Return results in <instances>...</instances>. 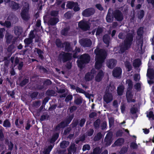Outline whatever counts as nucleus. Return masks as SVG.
<instances>
[{"label":"nucleus","mask_w":154,"mask_h":154,"mask_svg":"<svg viewBox=\"0 0 154 154\" xmlns=\"http://www.w3.org/2000/svg\"><path fill=\"white\" fill-rule=\"evenodd\" d=\"M134 37L133 33L129 32L126 34L124 40L120 45L119 53L122 54L131 48L133 43Z\"/></svg>","instance_id":"1"},{"label":"nucleus","mask_w":154,"mask_h":154,"mask_svg":"<svg viewBox=\"0 0 154 154\" xmlns=\"http://www.w3.org/2000/svg\"><path fill=\"white\" fill-rule=\"evenodd\" d=\"M126 83L128 85L126 94L127 102L128 103H134L136 102V100L133 99L134 94L132 91L133 85V82L131 79H128L126 80Z\"/></svg>","instance_id":"2"},{"label":"nucleus","mask_w":154,"mask_h":154,"mask_svg":"<svg viewBox=\"0 0 154 154\" xmlns=\"http://www.w3.org/2000/svg\"><path fill=\"white\" fill-rule=\"evenodd\" d=\"M94 53L96 55L95 58L97 59L105 60L107 56V53L105 50L98 47H97L95 49Z\"/></svg>","instance_id":"3"},{"label":"nucleus","mask_w":154,"mask_h":154,"mask_svg":"<svg viewBox=\"0 0 154 154\" xmlns=\"http://www.w3.org/2000/svg\"><path fill=\"white\" fill-rule=\"evenodd\" d=\"M58 60L63 63L70 61L72 59V54L67 52L62 51L58 56Z\"/></svg>","instance_id":"4"},{"label":"nucleus","mask_w":154,"mask_h":154,"mask_svg":"<svg viewBox=\"0 0 154 154\" xmlns=\"http://www.w3.org/2000/svg\"><path fill=\"white\" fill-rule=\"evenodd\" d=\"M78 27L82 30L86 31L89 30L90 28L89 23L87 21L81 20L78 23Z\"/></svg>","instance_id":"5"},{"label":"nucleus","mask_w":154,"mask_h":154,"mask_svg":"<svg viewBox=\"0 0 154 154\" xmlns=\"http://www.w3.org/2000/svg\"><path fill=\"white\" fill-rule=\"evenodd\" d=\"M29 8L23 7L20 13V15L23 20H24L28 21L30 18L29 14Z\"/></svg>","instance_id":"6"},{"label":"nucleus","mask_w":154,"mask_h":154,"mask_svg":"<svg viewBox=\"0 0 154 154\" xmlns=\"http://www.w3.org/2000/svg\"><path fill=\"white\" fill-rule=\"evenodd\" d=\"M113 16L115 20L118 21H121L123 19V16L121 11L117 9L112 12Z\"/></svg>","instance_id":"7"},{"label":"nucleus","mask_w":154,"mask_h":154,"mask_svg":"<svg viewBox=\"0 0 154 154\" xmlns=\"http://www.w3.org/2000/svg\"><path fill=\"white\" fill-rule=\"evenodd\" d=\"M95 12L94 9L92 8L86 9L82 12V15L85 17L91 16L94 14Z\"/></svg>","instance_id":"8"},{"label":"nucleus","mask_w":154,"mask_h":154,"mask_svg":"<svg viewBox=\"0 0 154 154\" xmlns=\"http://www.w3.org/2000/svg\"><path fill=\"white\" fill-rule=\"evenodd\" d=\"M80 43L84 47H90L91 46L92 42L89 39L82 38L80 41Z\"/></svg>","instance_id":"9"},{"label":"nucleus","mask_w":154,"mask_h":154,"mask_svg":"<svg viewBox=\"0 0 154 154\" xmlns=\"http://www.w3.org/2000/svg\"><path fill=\"white\" fill-rule=\"evenodd\" d=\"M122 72V69L120 67H117L113 69L112 71V75L114 77L118 78L121 76Z\"/></svg>","instance_id":"10"},{"label":"nucleus","mask_w":154,"mask_h":154,"mask_svg":"<svg viewBox=\"0 0 154 154\" xmlns=\"http://www.w3.org/2000/svg\"><path fill=\"white\" fill-rule=\"evenodd\" d=\"M117 62V61L116 60L110 59L107 61L106 65L108 68L112 69L116 66Z\"/></svg>","instance_id":"11"},{"label":"nucleus","mask_w":154,"mask_h":154,"mask_svg":"<svg viewBox=\"0 0 154 154\" xmlns=\"http://www.w3.org/2000/svg\"><path fill=\"white\" fill-rule=\"evenodd\" d=\"M13 30L15 35L17 37H19L23 32V29L21 26H17L14 27Z\"/></svg>","instance_id":"12"},{"label":"nucleus","mask_w":154,"mask_h":154,"mask_svg":"<svg viewBox=\"0 0 154 154\" xmlns=\"http://www.w3.org/2000/svg\"><path fill=\"white\" fill-rule=\"evenodd\" d=\"M103 99L104 101L108 104L112 100V96L111 94L109 93H106L103 96Z\"/></svg>","instance_id":"13"},{"label":"nucleus","mask_w":154,"mask_h":154,"mask_svg":"<svg viewBox=\"0 0 154 154\" xmlns=\"http://www.w3.org/2000/svg\"><path fill=\"white\" fill-rule=\"evenodd\" d=\"M80 58L82 60L85 64L89 63L91 60L90 56L87 54H85L81 55Z\"/></svg>","instance_id":"14"},{"label":"nucleus","mask_w":154,"mask_h":154,"mask_svg":"<svg viewBox=\"0 0 154 154\" xmlns=\"http://www.w3.org/2000/svg\"><path fill=\"white\" fill-rule=\"evenodd\" d=\"M59 21V19L57 17H51L48 21V24L49 26H55Z\"/></svg>","instance_id":"15"},{"label":"nucleus","mask_w":154,"mask_h":154,"mask_svg":"<svg viewBox=\"0 0 154 154\" xmlns=\"http://www.w3.org/2000/svg\"><path fill=\"white\" fill-rule=\"evenodd\" d=\"M95 68L96 69L99 70L102 68L105 60L96 58H95Z\"/></svg>","instance_id":"16"},{"label":"nucleus","mask_w":154,"mask_h":154,"mask_svg":"<svg viewBox=\"0 0 154 154\" xmlns=\"http://www.w3.org/2000/svg\"><path fill=\"white\" fill-rule=\"evenodd\" d=\"M104 74L102 70H100L95 77V81L98 82H100L104 76Z\"/></svg>","instance_id":"17"},{"label":"nucleus","mask_w":154,"mask_h":154,"mask_svg":"<svg viewBox=\"0 0 154 154\" xmlns=\"http://www.w3.org/2000/svg\"><path fill=\"white\" fill-rule=\"evenodd\" d=\"M67 126L68 125L66 123L64 120H63L58 124L56 126L55 128V131H59L60 129L64 128Z\"/></svg>","instance_id":"18"},{"label":"nucleus","mask_w":154,"mask_h":154,"mask_svg":"<svg viewBox=\"0 0 154 154\" xmlns=\"http://www.w3.org/2000/svg\"><path fill=\"white\" fill-rule=\"evenodd\" d=\"M65 45V51L69 52H71L72 50V48L71 46L70 43L69 42H65L63 43Z\"/></svg>","instance_id":"19"},{"label":"nucleus","mask_w":154,"mask_h":154,"mask_svg":"<svg viewBox=\"0 0 154 154\" xmlns=\"http://www.w3.org/2000/svg\"><path fill=\"white\" fill-rule=\"evenodd\" d=\"M59 137V133L56 132L54 133L50 139L49 142L51 144H54L57 139Z\"/></svg>","instance_id":"20"},{"label":"nucleus","mask_w":154,"mask_h":154,"mask_svg":"<svg viewBox=\"0 0 154 154\" xmlns=\"http://www.w3.org/2000/svg\"><path fill=\"white\" fill-rule=\"evenodd\" d=\"M75 5H78L77 2H74L72 1H68L67 2L66 7L69 9H71Z\"/></svg>","instance_id":"21"},{"label":"nucleus","mask_w":154,"mask_h":154,"mask_svg":"<svg viewBox=\"0 0 154 154\" xmlns=\"http://www.w3.org/2000/svg\"><path fill=\"white\" fill-rule=\"evenodd\" d=\"M111 138L112 137L110 136H108V134H107L104 139L106 146H108L111 144L112 142Z\"/></svg>","instance_id":"22"},{"label":"nucleus","mask_w":154,"mask_h":154,"mask_svg":"<svg viewBox=\"0 0 154 154\" xmlns=\"http://www.w3.org/2000/svg\"><path fill=\"white\" fill-rule=\"evenodd\" d=\"M74 117V114H71L69 116H67L66 119L64 120L68 126L71 122Z\"/></svg>","instance_id":"23"},{"label":"nucleus","mask_w":154,"mask_h":154,"mask_svg":"<svg viewBox=\"0 0 154 154\" xmlns=\"http://www.w3.org/2000/svg\"><path fill=\"white\" fill-rule=\"evenodd\" d=\"M94 78V75L91 74L89 72H87L85 76L84 79L86 82L91 80Z\"/></svg>","instance_id":"24"},{"label":"nucleus","mask_w":154,"mask_h":154,"mask_svg":"<svg viewBox=\"0 0 154 154\" xmlns=\"http://www.w3.org/2000/svg\"><path fill=\"white\" fill-rule=\"evenodd\" d=\"M147 76L150 79H154V70L152 69H150L148 70L146 74Z\"/></svg>","instance_id":"25"},{"label":"nucleus","mask_w":154,"mask_h":154,"mask_svg":"<svg viewBox=\"0 0 154 154\" xmlns=\"http://www.w3.org/2000/svg\"><path fill=\"white\" fill-rule=\"evenodd\" d=\"M125 88L124 86L122 85H120L117 88V93L119 96H121L122 95L124 91Z\"/></svg>","instance_id":"26"},{"label":"nucleus","mask_w":154,"mask_h":154,"mask_svg":"<svg viewBox=\"0 0 154 154\" xmlns=\"http://www.w3.org/2000/svg\"><path fill=\"white\" fill-rule=\"evenodd\" d=\"M110 39V36L108 34H105L103 37V42L108 46L109 45Z\"/></svg>","instance_id":"27"},{"label":"nucleus","mask_w":154,"mask_h":154,"mask_svg":"<svg viewBox=\"0 0 154 154\" xmlns=\"http://www.w3.org/2000/svg\"><path fill=\"white\" fill-rule=\"evenodd\" d=\"M114 18L113 14L112 15L110 12H108L106 17V20L107 22L111 23L113 20Z\"/></svg>","instance_id":"28"},{"label":"nucleus","mask_w":154,"mask_h":154,"mask_svg":"<svg viewBox=\"0 0 154 154\" xmlns=\"http://www.w3.org/2000/svg\"><path fill=\"white\" fill-rule=\"evenodd\" d=\"M70 28L69 27H67L64 28L61 30V34L63 35L67 36L68 35V32Z\"/></svg>","instance_id":"29"},{"label":"nucleus","mask_w":154,"mask_h":154,"mask_svg":"<svg viewBox=\"0 0 154 154\" xmlns=\"http://www.w3.org/2000/svg\"><path fill=\"white\" fill-rule=\"evenodd\" d=\"M143 28L142 27H140L138 28L137 31V35L140 37V38H143Z\"/></svg>","instance_id":"30"},{"label":"nucleus","mask_w":154,"mask_h":154,"mask_svg":"<svg viewBox=\"0 0 154 154\" xmlns=\"http://www.w3.org/2000/svg\"><path fill=\"white\" fill-rule=\"evenodd\" d=\"M11 7L13 10L15 11L19 9L20 8L19 4L15 2H13L12 3Z\"/></svg>","instance_id":"31"},{"label":"nucleus","mask_w":154,"mask_h":154,"mask_svg":"<svg viewBox=\"0 0 154 154\" xmlns=\"http://www.w3.org/2000/svg\"><path fill=\"white\" fill-rule=\"evenodd\" d=\"M35 50L36 51L39 57L41 60H43L44 58V57L43 55V54H44L43 51L41 49L38 48H35Z\"/></svg>","instance_id":"32"},{"label":"nucleus","mask_w":154,"mask_h":154,"mask_svg":"<svg viewBox=\"0 0 154 154\" xmlns=\"http://www.w3.org/2000/svg\"><path fill=\"white\" fill-rule=\"evenodd\" d=\"M125 65L128 71L129 72L132 70L131 65L129 61H126L125 63Z\"/></svg>","instance_id":"33"},{"label":"nucleus","mask_w":154,"mask_h":154,"mask_svg":"<svg viewBox=\"0 0 154 154\" xmlns=\"http://www.w3.org/2000/svg\"><path fill=\"white\" fill-rule=\"evenodd\" d=\"M50 116L48 113L44 114L41 116L40 120L41 121H43L45 120H48L50 118Z\"/></svg>","instance_id":"34"},{"label":"nucleus","mask_w":154,"mask_h":154,"mask_svg":"<svg viewBox=\"0 0 154 154\" xmlns=\"http://www.w3.org/2000/svg\"><path fill=\"white\" fill-rule=\"evenodd\" d=\"M100 124V120L99 119H97L94 122L93 126L95 129L97 130L99 128Z\"/></svg>","instance_id":"35"},{"label":"nucleus","mask_w":154,"mask_h":154,"mask_svg":"<svg viewBox=\"0 0 154 154\" xmlns=\"http://www.w3.org/2000/svg\"><path fill=\"white\" fill-rule=\"evenodd\" d=\"M103 27L98 26L96 29V36L99 35L100 34H102L103 31Z\"/></svg>","instance_id":"36"},{"label":"nucleus","mask_w":154,"mask_h":154,"mask_svg":"<svg viewBox=\"0 0 154 154\" xmlns=\"http://www.w3.org/2000/svg\"><path fill=\"white\" fill-rule=\"evenodd\" d=\"M82 102V99L81 97H77L75 98L74 100V103L76 105H80Z\"/></svg>","instance_id":"37"},{"label":"nucleus","mask_w":154,"mask_h":154,"mask_svg":"<svg viewBox=\"0 0 154 154\" xmlns=\"http://www.w3.org/2000/svg\"><path fill=\"white\" fill-rule=\"evenodd\" d=\"M55 44L56 46L58 48L63 47V43H62V41L59 38H57L55 41Z\"/></svg>","instance_id":"38"},{"label":"nucleus","mask_w":154,"mask_h":154,"mask_svg":"<svg viewBox=\"0 0 154 154\" xmlns=\"http://www.w3.org/2000/svg\"><path fill=\"white\" fill-rule=\"evenodd\" d=\"M144 11L143 10H140L137 13V18L140 20L142 19L144 15Z\"/></svg>","instance_id":"39"},{"label":"nucleus","mask_w":154,"mask_h":154,"mask_svg":"<svg viewBox=\"0 0 154 154\" xmlns=\"http://www.w3.org/2000/svg\"><path fill=\"white\" fill-rule=\"evenodd\" d=\"M3 126L5 128H9L11 126V123L8 119H6L4 121Z\"/></svg>","instance_id":"40"},{"label":"nucleus","mask_w":154,"mask_h":154,"mask_svg":"<svg viewBox=\"0 0 154 154\" xmlns=\"http://www.w3.org/2000/svg\"><path fill=\"white\" fill-rule=\"evenodd\" d=\"M29 82V79H25L20 82V85L21 87H23L28 83Z\"/></svg>","instance_id":"41"},{"label":"nucleus","mask_w":154,"mask_h":154,"mask_svg":"<svg viewBox=\"0 0 154 154\" xmlns=\"http://www.w3.org/2000/svg\"><path fill=\"white\" fill-rule=\"evenodd\" d=\"M124 139L122 138H119L114 143V144L116 146H120L121 143L124 142Z\"/></svg>","instance_id":"42"},{"label":"nucleus","mask_w":154,"mask_h":154,"mask_svg":"<svg viewBox=\"0 0 154 154\" xmlns=\"http://www.w3.org/2000/svg\"><path fill=\"white\" fill-rule=\"evenodd\" d=\"M24 42L25 44L27 46H28L32 42L33 40L28 38H25Z\"/></svg>","instance_id":"43"},{"label":"nucleus","mask_w":154,"mask_h":154,"mask_svg":"<svg viewBox=\"0 0 154 154\" xmlns=\"http://www.w3.org/2000/svg\"><path fill=\"white\" fill-rule=\"evenodd\" d=\"M141 61L138 58L134 60L133 63V66L134 67H138L140 65Z\"/></svg>","instance_id":"44"},{"label":"nucleus","mask_w":154,"mask_h":154,"mask_svg":"<svg viewBox=\"0 0 154 154\" xmlns=\"http://www.w3.org/2000/svg\"><path fill=\"white\" fill-rule=\"evenodd\" d=\"M146 116L149 119L152 120H154V114L153 112L152 111H149L148 113L147 114Z\"/></svg>","instance_id":"45"},{"label":"nucleus","mask_w":154,"mask_h":154,"mask_svg":"<svg viewBox=\"0 0 154 154\" xmlns=\"http://www.w3.org/2000/svg\"><path fill=\"white\" fill-rule=\"evenodd\" d=\"M42 83L44 85L49 86L51 85L52 82L50 79H47L43 81Z\"/></svg>","instance_id":"46"},{"label":"nucleus","mask_w":154,"mask_h":154,"mask_svg":"<svg viewBox=\"0 0 154 154\" xmlns=\"http://www.w3.org/2000/svg\"><path fill=\"white\" fill-rule=\"evenodd\" d=\"M13 36L11 35H8L6 37V42L8 44H10L11 41Z\"/></svg>","instance_id":"47"},{"label":"nucleus","mask_w":154,"mask_h":154,"mask_svg":"<svg viewBox=\"0 0 154 154\" xmlns=\"http://www.w3.org/2000/svg\"><path fill=\"white\" fill-rule=\"evenodd\" d=\"M38 94V92H34L31 93L30 94V97L32 99H35Z\"/></svg>","instance_id":"48"},{"label":"nucleus","mask_w":154,"mask_h":154,"mask_svg":"<svg viewBox=\"0 0 154 154\" xmlns=\"http://www.w3.org/2000/svg\"><path fill=\"white\" fill-rule=\"evenodd\" d=\"M101 151L99 147L95 148L94 149L92 153L91 154H100L101 153Z\"/></svg>","instance_id":"49"},{"label":"nucleus","mask_w":154,"mask_h":154,"mask_svg":"<svg viewBox=\"0 0 154 154\" xmlns=\"http://www.w3.org/2000/svg\"><path fill=\"white\" fill-rule=\"evenodd\" d=\"M143 39H141L140 38L138 39L137 42V45L138 46H140V48L142 49L143 46Z\"/></svg>","instance_id":"50"},{"label":"nucleus","mask_w":154,"mask_h":154,"mask_svg":"<svg viewBox=\"0 0 154 154\" xmlns=\"http://www.w3.org/2000/svg\"><path fill=\"white\" fill-rule=\"evenodd\" d=\"M128 151V148L126 147H123L119 151L120 154H124Z\"/></svg>","instance_id":"51"},{"label":"nucleus","mask_w":154,"mask_h":154,"mask_svg":"<svg viewBox=\"0 0 154 154\" xmlns=\"http://www.w3.org/2000/svg\"><path fill=\"white\" fill-rule=\"evenodd\" d=\"M55 92L53 90H48L46 92V94L48 96H52L54 94Z\"/></svg>","instance_id":"52"},{"label":"nucleus","mask_w":154,"mask_h":154,"mask_svg":"<svg viewBox=\"0 0 154 154\" xmlns=\"http://www.w3.org/2000/svg\"><path fill=\"white\" fill-rule=\"evenodd\" d=\"M79 123V120L78 119L75 120H73V122L72 124V128L76 127Z\"/></svg>","instance_id":"53"},{"label":"nucleus","mask_w":154,"mask_h":154,"mask_svg":"<svg viewBox=\"0 0 154 154\" xmlns=\"http://www.w3.org/2000/svg\"><path fill=\"white\" fill-rule=\"evenodd\" d=\"M86 122V119L85 118L82 119L79 121V125L81 127H83Z\"/></svg>","instance_id":"54"},{"label":"nucleus","mask_w":154,"mask_h":154,"mask_svg":"<svg viewBox=\"0 0 154 154\" xmlns=\"http://www.w3.org/2000/svg\"><path fill=\"white\" fill-rule=\"evenodd\" d=\"M73 98V96L71 94H69L66 96L65 101L66 102H69V101L71 100Z\"/></svg>","instance_id":"55"},{"label":"nucleus","mask_w":154,"mask_h":154,"mask_svg":"<svg viewBox=\"0 0 154 154\" xmlns=\"http://www.w3.org/2000/svg\"><path fill=\"white\" fill-rule=\"evenodd\" d=\"M77 109V107L76 106H71L69 108V112L72 113L75 111Z\"/></svg>","instance_id":"56"},{"label":"nucleus","mask_w":154,"mask_h":154,"mask_svg":"<svg viewBox=\"0 0 154 154\" xmlns=\"http://www.w3.org/2000/svg\"><path fill=\"white\" fill-rule=\"evenodd\" d=\"M90 149V147L88 144H85L84 145L82 148V150L83 151H86V150H89Z\"/></svg>","instance_id":"57"},{"label":"nucleus","mask_w":154,"mask_h":154,"mask_svg":"<svg viewBox=\"0 0 154 154\" xmlns=\"http://www.w3.org/2000/svg\"><path fill=\"white\" fill-rule=\"evenodd\" d=\"M134 87L135 89L138 90V91H140L141 89V85L139 83H136L134 85Z\"/></svg>","instance_id":"58"},{"label":"nucleus","mask_w":154,"mask_h":154,"mask_svg":"<svg viewBox=\"0 0 154 154\" xmlns=\"http://www.w3.org/2000/svg\"><path fill=\"white\" fill-rule=\"evenodd\" d=\"M95 7L98 10L100 11H102L104 9L103 7L100 4H97L95 5Z\"/></svg>","instance_id":"59"},{"label":"nucleus","mask_w":154,"mask_h":154,"mask_svg":"<svg viewBox=\"0 0 154 154\" xmlns=\"http://www.w3.org/2000/svg\"><path fill=\"white\" fill-rule=\"evenodd\" d=\"M14 48V46L12 45H9L8 47L7 50V51L10 53H12L13 50Z\"/></svg>","instance_id":"60"},{"label":"nucleus","mask_w":154,"mask_h":154,"mask_svg":"<svg viewBox=\"0 0 154 154\" xmlns=\"http://www.w3.org/2000/svg\"><path fill=\"white\" fill-rule=\"evenodd\" d=\"M8 149L11 151L13 150L14 147V144L11 141H10V143L8 145Z\"/></svg>","instance_id":"61"},{"label":"nucleus","mask_w":154,"mask_h":154,"mask_svg":"<svg viewBox=\"0 0 154 154\" xmlns=\"http://www.w3.org/2000/svg\"><path fill=\"white\" fill-rule=\"evenodd\" d=\"M67 142L66 141H62L60 143V146L61 148H65L67 146Z\"/></svg>","instance_id":"62"},{"label":"nucleus","mask_w":154,"mask_h":154,"mask_svg":"<svg viewBox=\"0 0 154 154\" xmlns=\"http://www.w3.org/2000/svg\"><path fill=\"white\" fill-rule=\"evenodd\" d=\"M76 91L78 93L84 94L85 91L82 89L79 88V87H76Z\"/></svg>","instance_id":"63"},{"label":"nucleus","mask_w":154,"mask_h":154,"mask_svg":"<svg viewBox=\"0 0 154 154\" xmlns=\"http://www.w3.org/2000/svg\"><path fill=\"white\" fill-rule=\"evenodd\" d=\"M130 147L133 149H136L137 147V145L136 143L132 142L131 143Z\"/></svg>","instance_id":"64"}]
</instances>
